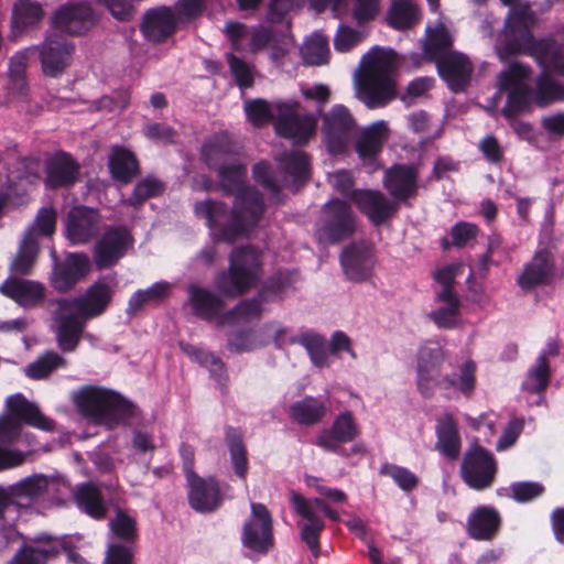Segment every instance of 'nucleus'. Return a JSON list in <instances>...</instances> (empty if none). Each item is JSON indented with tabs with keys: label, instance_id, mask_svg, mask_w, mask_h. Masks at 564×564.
Here are the masks:
<instances>
[{
	"label": "nucleus",
	"instance_id": "1",
	"mask_svg": "<svg viewBox=\"0 0 564 564\" xmlns=\"http://www.w3.org/2000/svg\"><path fill=\"white\" fill-rule=\"evenodd\" d=\"M533 14L529 7H512L499 34L495 50L501 61L511 55L527 54L542 68L536 88L529 86L531 69L520 63H512L498 77L500 90H508V100L502 109L506 117H513L531 102L546 106L564 97V90L551 78V74L564 76V42L551 39L534 40L530 25Z\"/></svg>",
	"mask_w": 564,
	"mask_h": 564
},
{
	"label": "nucleus",
	"instance_id": "2",
	"mask_svg": "<svg viewBox=\"0 0 564 564\" xmlns=\"http://www.w3.org/2000/svg\"><path fill=\"white\" fill-rule=\"evenodd\" d=\"M217 178L225 194L235 195L231 212L223 202L206 199L194 205V214L204 219L214 243H234L257 227L264 212L263 199L253 186L246 185L247 167L239 161L221 165Z\"/></svg>",
	"mask_w": 564,
	"mask_h": 564
},
{
	"label": "nucleus",
	"instance_id": "3",
	"mask_svg": "<svg viewBox=\"0 0 564 564\" xmlns=\"http://www.w3.org/2000/svg\"><path fill=\"white\" fill-rule=\"evenodd\" d=\"M117 282L104 278L75 299L61 300L54 314L56 340L63 351H74L88 319L101 315L111 302Z\"/></svg>",
	"mask_w": 564,
	"mask_h": 564
},
{
	"label": "nucleus",
	"instance_id": "4",
	"mask_svg": "<svg viewBox=\"0 0 564 564\" xmlns=\"http://www.w3.org/2000/svg\"><path fill=\"white\" fill-rule=\"evenodd\" d=\"M243 109L253 126H262L272 120L276 133L295 144H305L316 130V117L310 113L300 115L296 101L268 102L264 99H253L245 101Z\"/></svg>",
	"mask_w": 564,
	"mask_h": 564
},
{
	"label": "nucleus",
	"instance_id": "5",
	"mask_svg": "<svg viewBox=\"0 0 564 564\" xmlns=\"http://www.w3.org/2000/svg\"><path fill=\"white\" fill-rule=\"evenodd\" d=\"M446 355L438 343L429 341L421 346L417 355L416 382L420 393L430 398L436 387L444 391L452 389L470 394L476 383V365L468 360L460 367L459 377L442 376Z\"/></svg>",
	"mask_w": 564,
	"mask_h": 564
},
{
	"label": "nucleus",
	"instance_id": "6",
	"mask_svg": "<svg viewBox=\"0 0 564 564\" xmlns=\"http://www.w3.org/2000/svg\"><path fill=\"white\" fill-rule=\"evenodd\" d=\"M398 63V55L391 48L375 47L362 57L364 77L357 96L368 108L384 107L395 98L393 74Z\"/></svg>",
	"mask_w": 564,
	"mask_h": 564
},
{
	"label": "nucleus",
	"instance_id": "7",
	"mask_svg": "<svg viewBox=\"0 0 564 564\" xmlns=\"http://www.w3.org/2000/svg\"><path fill=\"white\" fill-rule=\"evenodd\" d=\"M73 401L85 416L109 427L135 415V406L120 394L96 386H85L74 392Z\"/></svg>",
	"mask_w": 564,
	"mask_h": 564
},
{
	"label": "nucleus",
	"instance_id": "8",
	"mask_svg": "<svg viewBox=\"0 0 564 564\" xmlns=\"http://www.w3.org/2000/svg\"><path fill=\"white\" fill-rule=\"evenodd\" d=\"M188 291V303L194 314L205 321H217L218 325L240 324L261 316L260 301L257 299L241 302L225 314H220L224 307L223 300L206 288L191 284Z\"/></svg>",
	"mask_w": 564,
	"mask_h": 564
},
{
	"label": "nucleus",
	"instance_id": "9",
	"mask_svg": "<svg viewBox=\"0 0 564 564\" xmlns=\"http://www.w3.org/2000/svg\"><path fill=\"white\" fill-rule=\"evenodd\" d=\"M8 413L0 416V443L13 444L22 438L31 445L32 440L23 432V424L42 431H53L55 423L43 415L33 402L26 400L21 393L10 395L6 400Z\"/></svg>",
	"mask_w": 564,
	"mask_h": 564
},
{
	"label": "nucleus",
	"instance_id": "10",
	"mask_svg": "<svg viewBox=\"0 0 564 564\" xmlns=\"http://www.w3.org/2000/svg\"><path fill=\"white\" fill-rule=\"evenodd\" d=\"M261 254L253 247L232 250L227 272H220L215 280L216 289L225 296H237L252 288L261 275Z\"/></svg>",
	"mask_w": 564,
	"mask_h": 564
},
{
	"label": "nucleus",
	"instance_id": "11",
	"mask_svg": "<svg viewBox=\"0 0 564 564\" xmlns=\"http://www.w3.org/2000/svg\"><path fill=\"white\" fill-rule=\"evenodd\" d=\"M290 499L295 512L305 521L301 524V539L313 555L317 557L319 555V534L325 528L321 513L335 521L339 519V514L332 510L322 499L308 500L294 490L290 492Z\"/></svg>",
	"mask_w": 564,
	"mask_h": 564
},
{
	"label": "nucleus",
	"instance_id": "12",
	"mask_svg": "<svg viewBox=\"0 0 564 564\" xmlns=\"http://www.w3.org/2000/svg\"><path fill=\"white\" fill-rule=\"evenodd\" d=\"M7 489L17 508H26L44 496L57 499L58 496L65 495L69 488L61 477L34 474L7 486Z\"/></svg>",
	"mask_w": 564,
	"mask_h": 564
},
{
	"label": "nucleus",
	"instance_id": "13",
	"mask_svg": "<svg viewBox=\"0 0 564 564\" xmlns=\"http://www.w3.org/2000/svg\"><path fill=\"white\" fill-rule=\"evenodd\" d=\"M355 230L356 216L347 203L335 198L323 206L317 224L319 240L336 243L350 237Z\"/></svg>",
	"mask_w": 564,
	"mask_h": 564
},
{
	"label": "nucleus",
	"instance_id": "14",
	"mask_svg": "<svg viewBox=\"0 0 564 564\" xmlns=\"http://www.w3.org/2000/svg\"><path fill=\"white\" fill-rule=\"evenodd\" d=\"M322 133L327 150L332 154L343 153L356 131V121L349 109L335 105L322 116Z\"/></svg>",
	"mask_w": 564,
	"mask_h": 564
},
{
	"label": "nucleus",
	"instance_id": "15",
	"mask_svg": "<svg viewBox=\"0 0 564 564\" xmlns=\"http://www.w3.org/2000/svg\"><path fill=\"white\" fill-rule=\"evenodd\" d=\"M497 471L494 456L478 445L470 446L460 464V477L475 490H485L494 484Z\"/></svg>",
	"mask_w": 564,
	"mask_h": 564
},
{
	"label": "nucleus",
	"instance_id": "16",
	"mask_svg": "<svg viewBox=\"0 0 564 564\" xmlns=\"http://www.w3.org/2000/svg\"><path fill=\"white\" fill-rule=\"evenodd\" d=\"M251 514L242 527L241 542L245 547L265 554L273 546L272 518L268 508L251 502Z\"/></svg>",
	"mask_w": 564,
	"mask_h": 564
},
{
	"label": "nucleus",
	"instance_id": "17",
	"mask_svg": "<svg viewBox=\"0 0 564 564\" xmlns=\"http://www.w3.org/2000/svg\"><path fill=\"white\" fill-rule=\"evenodd\" d=\"M112 536L122 540L124 544L111 542L108 545L104 564H132V551L130 543L137 539L135 520L122 511L109 522Z\"/></svg>",
	"mask_w": 564,
	"mask_h": 564
},
{
	"label": "nucleus",
	"instance_id": "18",
	"mask_svg": "<svg viewBox=\"0 0 564 564\" xmlns=\"http://www.w3.org/2000/svg\"><path fill=\"white\" fill-rule=\"evenodd\" d=\"M360 433L359 426L351 412L339 413L330 427L319 432L316 445L326 452L348 456L341 444L352 442Z\"/></svg>",
	"mask_w": 564,
	"mask_h": 564
},
{
	"label": "nucleus",
	"instance_id": "19",
	"mask_svg": "<svg viewBox=\"0 0 564 564\" xmlns=\"http://www.w3.org/2000/svg\"><path fill=\"white\" fill-rule=\"evenodd\" d=\"M131 246L132 238L127 228L122 226L110 227L95 246L94 258L97 268L112 267Z\"/></svg>",
	"mask_w": 564,
	"mask_h": 564
},
{
	"label": "nucleus",
	"instance_id": "20",
	"mask_svg": "<svg viewBox=\"0 0 564 564\" xmlns=\"http://www.w3.org/2000/svg\"><path fill=\"white\" fill-rule=\"evenodd\" d=\"M101 228V216L89 207L77 206L69 210L66 223V238L73 245H84L95 238Z\"/></svg>",
	"mask_w": 564,
	"mask_h": 564
},
{
	"label": "nucleus",
	"instance_id": "21",
	"mask_svg": "<svg viewBox=\"0 0 564 564\" xmlns=\"http://www.w3.org/2000/svg\"><path fill=\"white\" fill-rule=\"evenodd\" d=\"M188 501L191 507L202 513L213 512L221 505V495L215 478H200L187 471Z\"/></svg>",
	"mask_w": 564,
	"mask_h": 564
},
{
	"label": "nucleus",
	"instance_id": "22",
	"mask_svg": "<svg viewBox=\"0 0 564 564\" xmlns=\"http://www.w3.org/2000/svg\"><path fill=\"white\" fill-rule=\"evenodd\" d=\"M90 271V259L83 252L69 253L55 265L51 276L52 286L58 292H67Z\"/></svg>",
	"mask_w": 564,
	"mask_h": 564
},
{
	"label": "nucleus",
	"instance_id": "23",
	"mask_svg": "<svg viewBox=\"0 0 564 564\" xmlns=\"http://www.w3.org/2000/svg\"><path fill=\"white\" fill-rule=\"evenodd\" d=\"M340 264L348 280L368 279L373 268V249L368 242L352 243L340 256Z\"/></svg>",
	"mask_w": 564,
	"mask_h": 564
},
{
	"label": "nucleus",
	"instance_id": "24",
	"mask_svg": "<svg viewBox=\"0 0 564 564\" xmlns=\"http://www.w3.org/2000/svg\"><path fill=\"white\" fill-rule=\"evenodd\" d=\"M97 15L86 2H78L63 7L53 19L54 26L61 32L82 34L88 31L96 22Z\"/></svg>",
	"mask_w": 564,
	"mask_h": 564
},
{
	"label": "nucleus",
	"instance_id": "25",
	"mask_svg": "<svg viewBox=\"0 0 564 564\" xmlns=\"http://www.w3.org/2000/svg\"><path fill=\"white\" fill-rule=\"evenodd\" d=\"M35 47H26L18 51L9 59L7 74L6 91L8 96L18 101L29 100V84L26 77V68L30 56Z\"/></svg>",
	"mask_w": 564,
	"mask_h": 564
},
{
	"label": "nucleus",
	"instance_id": "26",
	"mask_svg": "<svg viewBox=\"0 0 564 564\" xmlns=\"http://www.w3.org/2000/svg\"><path fill=\"white\" fill-rule=\"evenodd\" d=\"M239 144L227 132H220L205 141L202 156L205 163L219 171L221 165H229L238 161Z\"/></svg>",
	"mask_w": 564,
	"mask_h": 564
},
{
	"label": "nucleus",
	"instance_id": "27",
	"mask_svg": "<svg viewBox=\"0 0 564 564\" xmlns=\"http://www.w3.org/2000/svg\"><path fill=\"white\" fill-rule=\"evenodd\" d=\"M74 46L61 36L47 37L41 46L40 57L42 68L47 76H57L68 65Z\"/></svg>",
	"mask_w": 564,
	"mask_h": 564
},
{
	"label": "nucleus",
	"instance_id": "28",
	"mask_svg": "<svg viewBox=\"0 0 564 564\" xmlns=\"http://www.w3.org/2000/svg\"><path fill=\"white\" fill-rule=\"evenodd\" d=\"M354 203L373 225H380L395 213L397 204L378 191H357Z\"/></svg>",
	"mask_w": 564,
	"mask_h": 564
},
{
	"label": "nucleus",
	"instance_id": "29",
	"mask_svg": "<svg viewBox=\"0 0 564 564\" xmlns=\"http://www.w3.org/2000/svg\"><path fill=\"white\" fill-rule=\"evenodd\" d=\"M0 293L20 306L33 307L44 300L45 286L37 281L8 278L0 285Z\"/></svg>",
	"mask_w": 564,
	"mask_h": 564
},
{
	"label": "nucleus",
	"instance_id": "30",
	"mask_svg": "<svg viewBox=\"0 0 564 564\" xmlns=\"http://www.w3.org/2000/svg\"><path fill=\"white\" fill-rule=\"evenodd\" d=\"M383 185L397 200L413 197L417 191V173L408 165H394L386 171Z\"/></svg>",
	"mask_w": 564,
	"mask_h": 564
},
{
	"label": "nucleus",
	"instance_id": "31",
	"mask_svg": "<svg viewBox=\"0 0 564 564\" xmlns=\"http://www.w3.org/2000/svg\"><path fill=\"white\" fill-rule=\"evenodd\" d=\"M438 73L452 90L464 89L469 82L473 66L464 54L454 52L437 62Z\"/></svg>",
	"mask_w": 564,
	"mask_h": 564
},
{
	"label": "nucleus",
	"instance_id": "32",
	"mask_svg": "<svg viewBox=\"0 0 564 564\" xmlns=\"http://www.w3.org/2000/svg\"><path fill=\"white\" fill-rule=\"evenodd\" d=\"M79 165L67 153L59 152L46 162V185L56 187L72 186L78 176Z\"/></svg>",
	"mask_w": 564,
	"mask_h": 564
},
{
	"label": "nucleus",
	"instance_id": "33",
	"mask_svg": "<svg viewBox=\"0 0 564 564\" xmlns=\"http://www.w3.org/2000/svg\"><path fill=\"white\" fill-rule=\"evenodd\" d=\"M176 23L177 19L172 9H152L144 15L142 32L150 41L161 42L175 31Z\"/></svg>",
	"mask_w": 564,
	"mask_h": 564
},
{
	"label": "nucleus",
	"instance_id": "34",
	"mask_svg": "<svg viewBox=\"0 0 564 564\" xmlns=\"http://www.w3.org/2000/svg\"><path fill=\"white\" fill-rule=\"evenodd\" d=\"M500 524L499 513L492 507L481 506L471 511L467 520L470 538L488 541L494 538Z\"/></svg>",
	"mask_w": 564,
	"mask_h": 564
},
{
	"label": "nucleus",
	"instance_id": "35",
	"mask_svg": "<svg viewBox=\"0 0 564 564\" xmlns=\"http://www.w3.org/2000/svg\"><path fill=\"white\" fill-rule=\"evenodd\" d=\"M436 449L449 459L458 457L460 436L457 423L451 413H444L436 419Z\"/></svg>",
	"mask_w": 564,
	"mask_h": 564
},
{
	"label": "nucleus",
	"instance_id": "36",
	"mask_svg": "<svg viewBox=\"0 0 564 564\" xmlns=\"http://www.w3.org/2000/svg\"><path fill=\"white\" fill-rule=\"evenodd\" d=\"M553 271L552 254L547 250L538 251L525 264L518 283L522 289H531L546 283Z\"/></svg>",
	"mask_w": 564,
	"mask_h": 564
},
{
	"label": "nucleus",
	"instance_id": "37",
	"mask_svg": "<svg viewBox=\"0 0 564 564\" xmlns=\"http://www.w3.org/2000/svg\"><path fill=\"white\" fill-rule=\"evenodd\" d=\"M389 138V128L386 121H377L365 128L356 143V151L360 159L373 161Z\"/></svg>",
	"mask_w": 564,
	"mask_h": 564
},
{
	"label": "nucleus",
	"instance_id": "38",
	"mask_svg": "<svg viewBox=\"0 0 564 564\" xmlns=\"http://www.w3.org/2000/svg\"><path fill=\"white\" fill-rule=\"evenodd\" d=\"M292 344H299L306 350L311 362L317 368H328L332 364L326 338L314 332L305 330L290 339Z\"/></svg>",
	"mask_w": 564,
	"mask_h": 564
},
{
	"label": "nucleus",
	"instance_id": "39",
	"mask_svg": "<svg viewBox=\"0 0 564 564\" xmlns=\"http://www.w3.org/2000/svg\"><path fill=\"white\" fill-rule=\"evenodd\" d=\"M440 306L430 313L431 319L443 328H452L459 322V301L452 289L442 290L437 294Z\"/></svg>",
	"mask_w": 564,
	"mask_h": 564
},
{
	"label": "nucleus",
	"instance_id": "40",
	"mask_svg": "<svg viewBox=\"0 0 564 564\" xmlns=\"http://www.w3.org/2000/svg\"><path fill=\"white\" fill-rule=\"evenodd\" d=\"M326 414V403L313 397L294 402L290 408V416L302 425H314Z\"/></svg>",
	"mask_w": 564,
	"mask_h": 564
},
{
	"label": "nucleus",
	"instance_id": "41",
	"mask_svg": "<svg viewBox=\"0 0 564 564\" xmlns=\"http://www.w3.org/2000/svg\"><path fill=\"white\" fill-rule=\"evenodd\" d=\"M278 166L294 183H303L310 176L308 156L297 150L284 152L276 158Z\"/></svg>",
	"mask_w": 564,
	"mask_h": 564
},
{
	"label": "nucleus",
	"instance_id": "42",
	"mask_svg": "<svg viewBox=\"0 0 564 564\" xmlns=\"http://www.w3.org/2000/svg\"><path fill=\"white\" fill-rule=\"evenodd\" d=\"M39 253V240L33 229H26L20 242L15 258L10 264V270L18 274H29L33 268Z\"/></svg>",
	"mask_w": 564,
	"mask_h": 564
},
{
	"label": "nucleus",
	"instance_id": "43",
	"mask_svg": "<svg viewBox=\"0 0 564 564\" xmlns=\"http://www.w3.org/2000/svg\"><path fill=\"white\" fill-rule=\"evenodd\" d=\"M453 37L448 30L440 24L434 29H427V39L424 44V52L431 58L441 61L443 57L454 53L452 51Z\"/></svg>",
	"mask_w": 564,
	"mask_h": 564
},
{
	"label": "nucleus",
	"instance_id": "44",
	"mask_svg": "<svg viewBox=\"0 0 564 564\" xmlns=\"http://www.w3.org/2000/svg\"><path fill=\"white\" fill-rule=\"evenodd\" d=\"M551 377L550 365L545 364L544 357L539 356L535 364L529 369L527 377L522 383V390L539 395L535 404H540L543 400L542 393L549 386Z\"/></svg>",
	"mask_w": 564,
	"mask_h": 564
},
{
	"label": "nucleus",
	"instance_id": "45",
	"mask_svg": "<svg viewBox=\"0 0 564 564\" xmlns=\"http://www.w3.org/2000/svg\"><path fill=\"white\" fill-rule=\"evenodd\" d=\"M170 291L171 284L166 281L155 282L148 289L138 290L129 299L127 307L128 315H134L148 303H156L164 300L169 296Z\"/></svg>",
	"mask_w": 564,
	"mask_h": 564
},
{
	"label": "nucleus",
	"instance_id": "46",
	"mask_svg": "<svg viewBox=\"0 0 564 564\" xmlns=\"http://www.w3.org/2000/svg\"><path fill=\"white\" fill-rule=\"evenodd\" d=\"M109 167L113 178L127 183L137 174L138 162L132 152L115 148L109 159Z\"/></svg>",
	"mask_w": 564,
	"mask_h": 564
},
{
	"label": "nucleus",
	"instance_id": "47",
	"mask_svg": "<svg viewBox=\"0 0 564 564\" xmlns=\"http://www.w3.org/2000/svg\"><path fill=\"white\" fill-rule=\"evenodd\" d=\"M75 500L77 506L90 517L96 519L105 517L106 507L100 491L93 484L80 485L75 492Z\"/></svg>",
	"mask_w": 564,
	"mask_h": 564
},
{
	"label": "nucleus",
	"instance_id": "48",
	"mask_svg": "<svg viewBox=\"0 0 564 564\" xmlns=\"http://www.w3.org/2000/svg\"><path fill=\"white\" fill-rule=\"evenodd\" d=\"M301 55L306 65H323L328 62V40L322 33H313L301 47Z\"/></svg>",
	"mask_w": 564,
	"mask_h": 564
},
{
	"label": "nucleus",
	"instance_id": "49",
	"mask_svg": "<svg viewBox=\"0 0 564 564\" xmlns=\"http://www.w3.org/2000/svg\"><path fill=\"white\" fill-rule=\"evenodd\" d=\"M419 20L417 7L410 0H394L388 13V23L398 30L411 28Z\"/></svg>",
	"mask_w": 564,
	"mask_h": 564
},
{
	"label": "nucleus",
	"instance_id": "50",
	"mask_svg": "<svg viewBox=\"0 0 564 564\" xmlns=\"http://www.w3.org/2000/svg\"><path fill=\"white\" fill-rule=\"evenodd\" d=\"M66 366V360L54 351H47L34 362L30 364L24 372L35 380L47 378L55 369Z\"/></svg>",
	"mask_w": 564,
	"mask_h": 564
},
{
	"label": "nucleus",
	"instance_id": "51",
	"mask_svg": "<svg viewBox=\"0 0 564 564\" xmlns=\"http://www.w3.org/2000/svg\"><path fill=\"white\" fill-rule=\"evenodd\" d=\"M226 440L229 447L235 474L241 478H245L248 470V460L241 435L238 431L228 429L226 432Z\"/></svg>",
	"mask_w": 564,
	"mask_h": 564
},
{
	"label": "nucleus",
	"instance_id": "52",
	"mask_svg": "<svg viewBox=\"0 0 564 564\" xmlns=\"http://www.w3.org/2000/svg\"><path fill=\"white\" fill-rule=\"evenodd\" d=\"M42 17L40 4L30 1H20L14 6L12 26L14 32H21L29 25L37 22Z\"/></svg>",
	"mask_w": 564,
	"mask_h": 564
},
{
	"label": "nucleus",
	"instance_id": "53",
	"mask_svg": "<svg viewBox=\"0 0 564 564\" xmlns=\"http://www.w3.org/2000/svg\"><path fill=\"white\" fill-rule=\"evenodd\" d=\"M380 475L390 477L403 491H412L419 485V477L405 467L384 463L381 465Z\"/></svg>",
	"mask_w": 564,
	"mask_h": 564
},
{
	"label": "nucleus",
	"instance_id": "54",
	"mask_svg": "<svg viewBox=\"0 0 564 564\" xmlns=\"http://www.w3.org/2000/svg\"><path fill=\"white\" fill-rule=\"evenodd\" d=\"M180 346L193 360L208 368L213 376L221 378L225 371V366L217 356L189 344L181 343Z\"/></svg>",
	"mask_w": 564,
	"mask_h": 564
},
{
	"label": "nucleus",
	"instance_id": "55",
	"mask_svg": "<svg viewBox=\"0 0 564 564\" xmlns=\"http://www.w3.org/2000/svg\"><path fill=\"white\" fill-rule=\"evenodd\" d=\"M164 188L165 186L160 180L147 176L137 183L132 195L128 198V203L132 206L141 205L148 198L161 195Z\"/></svg>",
	"mask_w": 564,
	"mask_h": 564
},
{
	"label": "nucleus",
	"instance_id": "56",
	"mask_svg": "<svg viewBox=\"0 0 564 564\" xmlns=\"http://www.w3.org/2000/svg\"><path fill=\"white\" fill-rule=\"evenodd\" d=\"M18 518L15 507L7 487L0 486V533L9 536Z\"/></svg>",
	"mask_w": 564,
	"mask_h": 564
},
{
	"label": "nucleus",
	"instance_id": "57",
	"mask_svg": "<svg viewBox=\"0 0 564 564\" xmlns=\"http://www.w3.org/2000/svg\"><path fill=\"white\" fill-rule=\"evenodd\" d=\"M226 58L229 64L231 75L234 76L237 85L241 89L251 87L253 85L254 78L253 67L232 53H228Z\"/></svg>",
	"mask_w": 564,
	"mask_h": 564
},
{
	"label": "nucleus",
	"instance_id": "58",
	"mask_svg": "<svg viewBox=\"0 0 564 564\" xmlns=\"http://www.w3.org/2000/svg\"><path fill=\"white\" fill-rule=\"evenodd\" d=\"M55 554L56 549L53 546H26L12 558L10 564H44Z\"/></svg>",
	"mask_w": 564,
	"mask_h": 564
},
{
	"label": "nucleus",
	"instance_id": "59",
	"mask_svg": "<svg viewBox=\"0 0 564 564\" xmlns=\"http://www.w3.org/2000/svg\"><path fill=\"white\" fill-rule=\"evenodd\" d=\"M509 490L512 499L525 503L542 496L545 489L542 484L536 481H518L511 484Z\"/></svg>",
	"mask_w": 564,
	"mask_h": 564
},
{
	"label": "nucleus",
	"instance_id": "60",
	"mask_svg": "<svg viewBox=\"0 0 564 564\" xmlns=\"http://www.w3.org/2000/svg\"><path fill=\"white\" fill-rule=\"evenodd\" d=\"M275 42L274 33L270 28L264 25L251 26L249 42L246 52L257 53L264 50Z\"/></svg>",
	"mask_w": 564,
	"mask_h": 564
},
{
	"label": "nucleus",
	"instance_id": "61",
	"mask_svg": "<svg viewBox=\"0 0 564 564\" xmlns=\"http://www.w3.org/2000/svg\"><path fill=\"white\" fill-rule=\"evenodd\" d=\"M251 26H247L239 22H227L225 33L234 50L246 52L249 42Z\"/></svg>",
	"mask_w": 564,
	"mask_h": 564
},
{
	"label": "nucleus",
	"instance_id": "62",
	"mask_svg": "<svg viewBox=\"0 0 564 564\" xmlns=\"http://www.w3.org/2000/svg\"><path fill=\"white\" fill-rule=\"evenodd\" d=\"M292 282L293 275L291 273L279 272L269 280L261 297L264 300L281 299L292 285Z\"/></svg>",
	"mask_w": 564,
	"mask_h": 564
},
{
	"label": "nucleus",
	"instance_id": "63",
	"mask_svg": "<svg viewBox=\"0 0 564 564\" xmlns=\"http://www.w3.org/2000/svg\"><path fill=\"white\" fill-rule=\"evenodd\" d=\"M56 227V212L51 207L40 209L34 223L28 228L33 229L34 236L37 234L51 236Z\"/></svg>",
	"mask_w": 564,
	"mask_h": 564
},
{
	"label": "nucleus",
	"instance_id": "64",
	"mask_svg": "<svg viewBox=\"0 0 564 564\" xmlns=\"http://www.w3.org/2000/svg\"><path fill=\"white\" fill-rule=\"evenodd\" d=\"M361 40L359 31L340 24L334 39V46L336 51L345 53L359 44Z\"/></svg>",
	"mask_w": 564,
	"mask_h": 564
}]
</instances>
